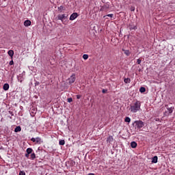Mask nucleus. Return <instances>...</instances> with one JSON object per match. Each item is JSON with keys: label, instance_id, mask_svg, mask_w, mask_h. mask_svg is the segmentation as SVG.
<instances>
[{"label": "nucleus", "instance_id": "obj_34", "mask_svg": "<svg viewBox=\"0 0 175 175\" xmlns=\"http://www.w3.org/2000/svg\"><path fill=\"white\" fill-rule=\"evenodd\" d=\"M20 83H23V80H21V81H20Z\"/></svg>", "mask_w": 175, "mask_h": 175}, {"label": "nucleus", "instance_id": "obj_24", "mask_svg": "<svg viewBox=\"0 0 175 175\" xmlns=\"http://www.w3.org/2000/svg\"><path fill=\"white\" fill-rule=\"evenodd\" d=\"M125 122H131V118L126 117L124 119Z\"/></svg>", "mask_w": 175, "mask_h": 175}, {"label": "nucleus", "instance_id": "obj_22", "mask_svg": "<svg viewBox=\"0 0 175 175\" xmlns=\"http://www.w3.org/2000/svg\"><path fill=\"white\" fill-rule=\"evenodd\" d=\"M59 146H64L65 145V140L62 139L59 142Z\"/></svg>", "mask_w": 175, "mask_h": 175}, {"label": "nucleus", "instance_id": "obj_31", "mask_svg": "<svg viewBox=\"0 0 175 175\" xmlns=\"http://www.w3.org/2000/svg\"><path fill=\"white\" fill-rule=\"evenodd\" d=\"M102 92H103V94H106V93L107 92V90L103 89V90H102Z\"/></svg>", "mask_w": 175, "mask_h": 175}, {"label": "nucleus", "instance_id": "obj_28", "mask_svg": "<svg viewBox=\"0 0 175 175\" xmlns=\"http://www.w3.org/2000/svg\"><path fill=\"white\" fill-rule=\"evenodd\" d=\"M9 65H14V62H13V59H12V60L10 62Z\"/></svg>", "mask_w": 175, "mask_h": 175}, {"label": "nucleus", "instance_id": "obj_8", "mask_svg": "<svg viewBox=\"0 0 175 175\" xmlns=\"http://www.w3.org/2000/svg\"><path fill=\"white\" fill-rule=\"evenodd\" d=\"M165 107H167V109L168 110L170 114H172V113H173V111L174 110V107H169L167 105H165Z\"/></svg>", "mask_w": 175, "mask_h": 175}, {"label": "nucleus", "instance_id": "obj_35", "mask_svg": "<svg viewBox=\"0 0 175 175\" xmlns=\"http://www.w3.org/2000/svg\"><path fill=\"white\" fill-rule=\"evenodd\" d=\"M72 163H75V162L74 161H72Z\"/></svg>", "mask_w": 175, "mask_h": 175}, {"label": "nucleus", "instance_id": "obj_7", "mask_svg": "<svg viewBox=\"0 0 175 175\" xmlns=\"http://www.w3.org/2000/svg\"><path fill=\"white\" fill-rule=\"evenodd\" d=\"M26 154H25V157L26 158H29V154L31 153V152H33V150L31 148H29L26 150Z\"/></svg>", "mask_w": 175, "mask_h": 175}, {"label": "nucleus", "instance_id": "obj_30", "mask_svg": "<svg viewBox=\"0 0 175 175\" xmlns=\"http://www.w3.org/2000/svg\"><path fill=\"white\" fill-rule=\"evenodd\" d=\"M68 102L69 103H70L71 102H73V99H72V98H68Z\"/></svg>", "mask_w": 175, "mask_h": 175}, {"label": "nucleus", "instance_id": "obj_26", "mask_svg": "<svg viewBox=\"0 0 175 175\" xmlns=\"http://www.w3.org/2000/svg\"><path fill=\"white\" fill-rule=\"evenodd\" d=\"M83 59H88V55H83Z\"/></svg>", "mask_w": 175, "mask_h": 175}, {"label": "nucleus", "instance_id": "obj_3", "mask_svg": "<svg viewBox=\"0 0 175 175\" xmlns=\"http://www.w3.org/2000/svg\"><path fill=\"white\" fill-rule=\"evenodd\" d=\"M133 125H135V129H142L144 126V122L142 120H137L134 122Z\"/></svg>", "mask_w": 175, "mask_h": 175}, {"label": "nucleus", "instance_id": "obj_32", "mask_svg": "<svg viewBox=\"0 0 175 175\" xmlns=\"http://www.w3.org/2000/svg\"><path fill=\"white\" fill-rule=\"evenodd\" d=\"M80 98H81V95H77V99H80Z\"/></svg>", "mask_w": 175, "mask_h": 175}, {"label": "nucleus", "instance_id": "obj_11", "mask_svg": "<svg viewBox=\"0 0 175 175\" xmlns=\"http://www.w3.org/2000/svg\"><path fill=\"white\" fill-rule=\"evenodd\" d=\"M31 21L29 20H26L25 22H24V25L25 27H29V25H31Z\"/></svg>", "mask_w": 175, "mask_h": 175}, {"label": "nucleus", "instance_id": "obj_10", "mask_svg": "<svg viewBox=\"0 0 175 175\" xmlns=\"http://www.w3.org/2000/svg\"><path fill=\"white\" fill-rule=\"evenodd\" d=\"M8 55L11 57V59H13V55H14V51L13 50H10L8 52Z\"/></svg>", "mask_w": 175, "mask_h": 175}, {"label": "nucleus", "instance_id": "obj_33", "mask_svg": "<svg viewBox=\"0 0 175 175\" xmlns=\"http://www.w3.org/2000/svg\"><path fill=\"white\" fill-rule=\"evenodd\" d=\"M131 12H135V8H131Z\"/></svg>", "mask_w": 175, "mask_h": 175}, {"label": "nucleus", "instance_id": "obj_5", "mask_svg": "<svg viewBox=\"0 0 175 175\" xmlns=\"http://www.w3.org/2000/svg\"><path fill=\"white\" fill-rule=\"evenodd\" d=\"M79 17V14L77 12L72 13L70 16V21H73V20H76Z\"/></svg>", "mask_w": 175, "mask_h": 175}, {"label": "nucleus", "instance_id": "obj_29", "mask_svg": "<svg viewBox=\"0 0 175 175\" xmlns=\"http://www.w3.org/2000/svg\"><path fill=\"white\" fill-rule=\"evenodd\" d=\"M19 175H25V172H24V171H20Z\"/></svg>", "mask_w": 175, "mask_h": 175}, {"label": "nucleus", "instance_id": "obj_16", "mask_svg": "<svg viewBox=\"0 0 175 175\" xmlns=\"http://www.w3.org/2000/svg\"><path fill=\"white\" fill-rule=\"evenodd\" d=\"M122 51H124V54L127 55V57L131 55V52L129 51V50L122 49Z\"/></svg>", "mask_w": 175, "mask_h": 175}, {"label": "nucleus", "instance_id": "obj_18", "mask_svg": "<svg viewBox=\"0 0 175 175\" xmlns=\"http://www.w3.org/2000/svg\"><path fill=\"white\" fill-rule=\"evenodd\" d=\"M14 132H21V127L20 126H16L14 129Z\"/></svg>", "mask_w": 175, "mask_h": 175}, {"label": "nucleus", "instance_id": "obj_20", "mask_svg": "<svg viewBox=\"0 0 175 175\" xmlns=\"http://www.w3.org/2000/svg\"><path fill=\"white\" fill-rule=\"evenodd\" d=\"M35 158H36V154H35V152H31V157H30V159H35Z\"/></svg>", "mask_w": 175, "mask_h": 175}, {"label": "nucleus", "instance_id": "obj_27", "mask_svg": "<svg viewBox=\"0 0 175 175\" xmlns=\"http://www.w3.org/2000/svg\"><path fill=\"white\" fill-rule=\"evenodd\" d=\"M137 64H138V65H140V64H142V59H137Z\"/></svg>", "mask_w": 175, "mask_h": 175}, {"label": "nucleus", "instance_id": "obj_6", "mask_svg": "<svg viewBox=\"0 0 175 175\" xmlns=\"http://www.w3.org/2000/svg\"><path fill=\"white\" fill-rule=\"evenodd\" d=\"M69 84H73L75 81H76V75H72L70 76V77L68 79Z\"/></svg>", "mask_w": 175, "mask_h": 175}, {"label": "nucleus", "instance_id": "obj_4", "mask_svg": "<svg viewBox=\"0 0 175 175\" xmlns=\"http://www.w3.org/2000/svg\"><path fill=\"white\" fill-rule=\"evenodd\" d=\"M31 142L33 143H36V144H42V138L38 137L36 138H31Z\"/></svg>", "mask_w": 175, "mask_h": 175}, {"label": "nucleus", "instance_id": "obj_25", "mask_svg": "<svg viewBox=\"0 0 175 175\" xmlns=\"http://www.w3.org/2000/svg\"><path fill=\"white\" fill-rule=\"evenodd\" d=\"M130 29L132 31V29H137V27L136 26H132L130 25Z\"/></svg>", "mask_w": 175, "mask_h": 175}, {"label": "nucleus", "instance_id": "obj_1", "mask_svg": "<svg viewBox=\"0 0 175 175\" xmlns=\"http://www.w3.org/2000/svg\"><path fill=\"white\" fill-rule=\"evenodd\" d=\"M142 107V103L140 101L137 100L130 105V108L129 110L131 113H137L140 110V107Z\"/></svg>", "mask_w": 175, "mask_h": 175}, {"label": "nucleus", "instance_id": "obj_21", "mask_svg": "<svg viewBox=\"0 0 175 175\" xmlns=\"http://www.w3.org/2000/svg\"><path fill=\"white\" fill-rule=\"evenodd\" d=\"M139 92L143 94V92H146V88L144 87H141L139 89Z\"/></svg>", "mask_w": 175, "mask_h": 175}, {"label": "nucleus", "instance_id": "obj_14", "mask_svg": "<svg viewBox=\"0 0 175 175\" xmlns=\"http://www.w3.org/2000/svg\"><path fill=\"white\" fill-rule=\"evenodd\" d=\"M157 162H158V157L157 156H154L152 159V163H157Z\"/></svg>", "mask_w": 175, "mask_h": 175}, {"label": "nucleus", "instance_id": "obj_9", "mask_svg": "<svg viewBox=\"0 0 175 175\" xmlns=\"http://www.w3.org/2000/svg\"><path fill=\"white\" fill-rule=\"evenodd\" d=\"M109 8H110V5H103L101 7L100 10L102 12H105V11L107 10V9H109Z\"/></svg>", "mask_w": 175, "mask_h": 175}, {"label": "nucleus", "instance_id": "obj_19", "mask_svg": "<svg viewBox=\"0 0 175 175\" xmlns=\"http://www.w3.org/2000/svg\"><path fill=\"white\" fill-rule=\"evenodd\" d=\"M113 136H109L107 139V143H111V142H113Z\"/></svg>", "mask_w": 175, "mask_h": 175}, {"label": "nucleus", "instance_id": "obj_23", "mask_svg": "<svg viewBox=\"0 0 175 175\" xmlns=\"http://www.w3.org/2000/svg\"><path fill=\"white\" fill-rule=\"evenodd\" d=\"M104 17H110L111 18H113L114 17V14H109L105 16Z\"/></svg>", "mask_w": 175, "mask_h": 175}, {"label": "nucleus", "instance_id": "obj_15", "mask_svg": "<svg viewBox=\"0 0 175 175\" xmlns=\"http://www.w3.org/2000/svg\"><path fill=\"white\" fill-rule=\"evenodd\" d=\"M4 91H8L9 90V83H5L3 87Z\"/></svg>", "mask_w": 175, "mask_h": 175}, {"label": "nucleus", "instance_id": "obj_13", "mask_svg": "<svg viewBox=\"0 0 175 175\" xmlns=\"http://www.w3.org/2000/svg\"><path fill=\"white\" fill-rule=\"evenodd\" d=\"M131 148H136V147H137V143H136L135 142H132L131 143Z\"/></svg>", "mask_w": 175, "mask_h": 175}, {"label": "nucleus", "instance_id": "obj_12", "mask_svg": "<svg viewBox=\"0 0 175 175\" xmlns=\"http://www.w3.org/2000/svg\"><path fill=\"white\" fill-rule=\"evenodd\" d=\"M58 12H59V13H63V12H65V7L64 6H59L58 7Z\"/></svg>", "mask_w": 175, "mask_h": 175}, {"label": "nucleus", "instance_id": "obj_17", "mask_svg": "<svg viewBox=\"0 0 175 175\" xmlns=\"http://www.w3.org/2000/svg\"><path fill=\"white\" fill-rule=\"evenodd\" d=\"M124 82L126 84H129V83H131V79H129V78H124Z\"/></svg>", "mask_w": 175, "mask_h": 175}, {"label": "nucleus", "instance_id": "obj_2", "mask_svg": "<svg viewBox=\"0 0 175 175\" xmlns=\"http://www.w3.org/2000/svg\"><path fill=\"white\" fill-rule=\"evenodd\" d=\"M57 18L58 20L62 21V24H64V25H66V24H68V21H66V19L68 18L67 14H59L57 16Z\"/></svg>", "mask_w": 175, "mask_h": 175}]
</instances>
